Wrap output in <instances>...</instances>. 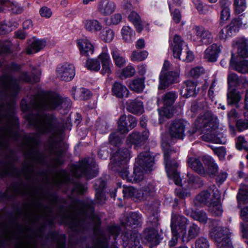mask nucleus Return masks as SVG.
<instances>
[{
    "mask_svg": "<svg viewBox=\"0 0 248 248\" xmlns=\"http://www.w3.org/2000/svg\"><path fill=\"white\" fill-rule=\"evenodd\" d=\"M46 45L45 40L33 38L27 48V53L29 54L36 53L44 48Z\"/></svg>",
    "mask_w": 248,
    "mask_h": 248,
    "instance_id": "b1692460",
    "label": "nucleus"
},
{
    "mask_svg": "<svg viewBox=\"0 0 248 248\" xmlns=\"http://www.w3.org/2000/svg\"><path fill=\"white\" fill-rule=\"evenodd\" d=\"M228 173L225 171L221 170L216 176V181L218 184H222L227 179Z\"/></svg>",
    "mask_w": 248,
    "mask_h": 248,
    "instance_id": "052dcab7",
    "label": "nucleus"
},
{
    "mask_svg": "<svg viewBox=\"0 0 248 248\" xmlns=\"http://www.w3.org/2000/svg\"><path fill=\"white\" fill-rule=\"evenodd\" d=\"M187 222L186 225L185 231L181 232L182 235V239L184 241H188L190 239L195 238L197 236L199 233L200 229L198 226L195 224H192L188 230V233H186V227Z\"/></svg>",
    "mask_w": 248,
    "mask_h": 248,
    "instance_id": "c756f323",
    "label": "nucleus"
},
{
    "mask_svg": "<svg viewBox=\"0 0 248 248\" xmlns=\"http://www.w3.org/2000/svg\"><path fill=\"white\" fill-rule=\"evenodd\" d=\"M237 200L239 202H248V186L241 185L237 195Z\"/></svg>",
    "mask_w": 248,
    "mask_h": 248,
    "instance_id": "79ce46f5",
    "label": "nucleus"
},
{
    "mask_svg": "<svg viewBox=\"0 0 248 248\" xmlns=\"http://www.w3.org/2000/svg\"><path fill=\"white\" fill-rule=\"evenodd\" d=\"M233 47H237L238 55L236 61L234 60L233 54L230 60V65L233 69L239 73H248V39L244 37L235 38L232 42Z\"/></svg>",
    "mask_w": 248,
    "mask_h": 248,
    "instance_id": "7ed1b4c3",
    "label": "nucleus"
},
{
    "mask_svg": "<svg viewBox=\"0 0 248 248\" xmlns=\"http://www.w3.org/2000/svg\"><path fill=\"white\" fill-rule=\"evenodd\" d=\"M111 54L116 66L121 68L126 64V59L121 55L120 51L116 48H112L111 49Z\"/></svg>",
    "mask_w": 248,
    "mask_h": 248,
    "instance_id": "c85d7f7f",
    "label": "nucleus"
},
{
    "mask_svg": "<svg viewBox=\"0 0 248 248\" xmlns=\"http://www.w3.org/2000/svg\"><path fill=\"white\" fill-rule=\"evenodd\" d=\"M128 19L134 25L138 32H141L143 29L144 24L140 16L137 12L131 11L128 16Z\"/></svg>",
    "mask_w": 248,
    "mask_h": 248,
    "instance_id": "7c9ffc66",
    "label": "nucleus"
},
{
    "mask_svg": "<svg viewBox=\"0 0 248 248\" xmlns=\"http://www.w3.org/2000/svg\"><path fill=\"white\" fill-rule=\"evenodd\" d=\"M204 70L202 67H197L190 70L188 75L193 78H198L203 73Z\"/></svg>",
    "mask_w": 248,
    "mask_h": 248,
    "instance_id": "bf43d9fd",
    "label": "nucleus"
},
{
    "mask_svg": "<svg viewBox=\"0 0 248 248\" xmlns=\"http://www.w3.org/2000/svg\"><path fill=\"white\" fill-rule=\"evenodd\" d=\"M57 73L58 76L62 80L69 81L71 80L75 77V67L71 63L64 62L58 66Z\"/></svg>",
    "mask_w": 248,
    "mask_h": 248,
    "instance_id": "f3484780",
    "label": "nucleus"
},
{
    "mask_svg": "<svg viewBox=\"0 0 248 248\" xmlns=\"http://www.w3.org/2000/svg\"><path fill=\"white\" fill-rule=\"evenodd\" d=\"M137 121L134 117L131 115H122L118 122V129L122 133H127L137 124Z\"/></svg>",
    "mask_w": 248,
    "mask_h": 248,
    "instance_id": "a211bd4d",
    "label": "nucleus"
},
{
    "mask_svg": "<svg viewBox=\"0 0 248 248\" xmlns=\"http://www.w3.org/2000/svg\"><path fill=\"white\" fill-rule=\"evenodd\" d=\"M130 157V151L126 149L119 150L111 157V160L114 164L119 166L126 163Z\"/></svg>",
    "mask_w": 248,
    "mask_h": 248,
    "instance_id": "412c9836",
    "label": "nucleus"
},
{
    "mask_svg": "<svg viewBox=\"0 0 248 248\" xmlns=\"http://www.w3.org/2000/svg\"><path fill=\"white\" fill-rule=\"evenodd\" d=\"M186 86L182 91L183 96L186 97L194 96L196 95L198 90L196 89L197 83L191 80H187L185 83Z\"/></svg>",
    "mask_w": 248,
    "mask_h": 248,
    "instance_id": "cd10ccee",
    "label": "nucleus"
},
{
    "mask_svg": "<svg viewBox=\"0 0 248 248\" xmlns=\"http://www.w3.org/2000/svg\"><path fill=\"white\" fill-rule=\"evenodd\" d=\"M85 29L88 31L96 32L101 30L102 25L95 19H85L83 21Z\"/></svg>",
    "mask_w": 248,
    "mask_h": 248,
    "instance_id": "bb28decb",
    "label": "nucleus"
},
{
    "mask_svg": "<svg viewBox=\"0 0 248 248\" xmlns=\"http://www.w3.org/2000/svg\"><path fill=\"white\" fill-rule=\"evenodd\" d=\"M72 94L74 98L77 100L86 99L89 97L90 93L85 88L75 89Z\"/></svg>",
    "mask_w": 248,
    "mask_h": 248,
    "instance_id": "a19ab883",
    "label": "nucleus"
},
{
    "mask_svg": "<svg viewBox=\"0 0 248 248\" xmlns=\"http://www.w3.org/2000/svg\"><path fill=\"white\" fill-rule=\"evenodd\" d=\"M155 190V187L152 185L150 186V187H142L140 189H136L131 186H124L123 192L125 197H135L140 200H142L147 198Z\"/></svg>",
    "mask_w": 248,
    "mask_h": 248,
    "instance_id": "4468645a",
    "label": "nucleus"
},
{
    "mask_svg": "<svg viewBox=\"0 0 248 248\" xmlns=\"http://www.w3.org/2000/svg\"><path fill=\"white\" fill-rule=\"evenodd\" d=\"M135 73V68L131 65H128L123 69L121 77H130L133 76Z\"/></svg>",
    "mask_w": 248,
    "mask_h": 248,
    "instance_id": "3c124183",
    "label": "nucleus"
},
{
    "mask_svg": "<svg viewBox=\"0 0 248 248\" xmlns=\"http://www.w3.org/2000/svg\"><path fill=\"white\" fill-rule=\"evenodd\" d=\"M246 4L245 1H234V8L235 12L239 14L245 11Z\"/></svg>",
    "mask_w": 248,
    "mask_h": 248,
    "instance_id": "603ef678",
    "label": "nucleus"
},
{
    "mask_svg": "<svg viewBox=\"0 0 248 248\" xmlns=\"http://www.w3.org/2000/svg\"><path fill=\"white\" fill-rule=\"evenodd\" d=\"M122 20L121 14L117 13L111 16L109 18L108 24L109 25H116L120 23Z\"/></svg>",
    "mask_w": 248,
    "mask_h": 248,
    "instance_id": "6e6d98bb",
    "label": "nucleus"
},
{
    "mask_svg": "<svg viewBox=\"0 0 248 248\" xmlns=\"http://www.w3.org/2000/svg\"><path fill=\"white\" fill-rule=\"evenodd\" d=\"M176 97L177 95L175 92H168L165 94L163 98V103L164 106L162 109H158L159 121L161 123H163L165 118H169L172 116L174 109L171 105L174 102Z\"/></svg>",
    "mask_w": 248,
    "mask_h": 248,
    "instance_id": "9b49d317",
    "label": "nucleus"
},
{
    "mask_svg": "<svg viewBox=\"0 0 248 248\" xmlns=\"http://www.w3.org/2000/svg\"><path fill=\"white\" fill-rule=\"evenodd\" d=\"M187 214L201 223L204 224L206 223L208 220L206 214L203 211H192L191 213H188Z\"/></svg>",
    "mask_w": 248,
    "mask_h": 248,
    "instance_id": "ea45409f",
    "label": "nucleus"
},
{
    "mask_svg": "<svg viewBox=\"0 0 248 248\" xmlns=\"http://www.w3.org/2000/svg\"><path fill=\"white\" fill-rule=\"evenodd\" d=\"M115 36L114 31L110 29H104L100 33V37L105 42H111Z\"/></svg>",
    "mask_w": 248,
    "mask_h": 248,
    "instance_id": "37998d69",
    "label": "nucleus"
},
{
    "mask_svg": "<svg viewBox=\"0 0 248 248\" xmlns=\"http://www.w3.org/2000/svg\"><path fill=\"white\" fill-rule=\"evenodd\" d=\"M241 98L240 93L236 90L230 92L228 93V101L230 104H237Z\"/></svg>",
    "mask_w": 248,
    "mask_h": 248,
    "instance_id": "49530a36",
    "label": "nucleus"
},
{
    "mask_svg": "<svg viewBox=\"0 0 248 248\" xmlns=\"http://www.w3.org/2000/svg\"><path fill=\"white\" fill-rule=\"evenodd\" d=\"M84 175H86L88 179H92L96 176V174L93 175V176H91L88 174L86 165L85 163H82L75 172V175L76 177H79Z\"/></svg>",
    "mask_w": 248,
    "mask_h": 248,
    "instance_id": "de8ad7c7",
    "label": "nucleus"
},
{
    "mask_svg": "<svg viewBox=\"0 0 248 248\" xmlns=\"http://www.w3.org/2000/svg\"><path fill=\"white\" fill-rule=\"evenodd\" d=\"M69 104V100L63 99L57 93H46L43 97L37 99L35 108L38 113L30 123L35 125L40 131L43 133L51 132L54 130V120L43 112L46 109H53L61 105L64 107Z\"/></svg>",
    "mask_w": 248,
    "mask_h": 248,
    "instance_id": "f257e3e1",
    "label": "nucleus"
},
{
    "mask_svg": "<svg viewBox=\"0 0 248 248\" xmlns=\"http://www.w3.org/2000/svg\"><path fill=\"white\" fill-rule=\"evenodd\" d=\"M77 44L81 55L88 56L90 54H93V45L88 38L83 37L78 39Z\"/></svg>",
    "mask_w": 248,
    "mask_h": 248,
    "instance_id": "aec40b11",
    "label": "nucleus"
},
{
    "mask_svg": "<svg viewBox=\"0 0 248 248\" xmlns=\"http://www.w3.org/2000/svg\"><path fill=\"white\" fill-rule=\"evenodd\" d=\"M112 92L117 97H127L129 91L126 87L119 82H115L112 87Z\"/></svg>",
    "mask_w": 248,
    "mask_h": 248,
    "instance_id": "72a5a7b5",
    "label": "nucleus"
},
{
    "mask_svg": "<svg viewBox=\"0 0 248 248\" xmlns=\"http://www.w3.org/2000/svg\"><path fill=\"white\" fill-rule=\"evenodd\" d=\"M148 53L146 51H134L131 55V60L133 62L142 61L147 58Z\"/></svg>",
    "mask_w": 248,
    "mask_h": 248,
    "instance_id": "c03bdc74",
    "label": "nucleus"
},
{
    "mask_svg": "<svg viewBox=\"0 0 248 248\" xmlns=\"http://www.w3.org/2000/svg\"><path fill=\"white\" fill-rule=\"evenodd\" d=\"M187 219L180 215H172L171 222V229L172 237L169 242L170 247L174 246L178 241V235L181 234V232H185Z\"/></svg>",
    "mask_w": 248,
    "mask_h": 248,
    "instance_id": "1a4fd4ad",
    "label": "nucleus"
},
{
    "mask_svg": "<svg viewBox=\"0 0 248 248\" xmlns=\"http://www.w3.org/2000/svg\"><path fill=\"white\" fill-rule=\"evenodd\" d=\"M231 232L228 228L217 227L210 232L213 237L219 248H230L232 247L229 236Z\"/></svg>",
    "mask_w": 248,
    "mask_h": 248,
    "instance_id": "9d476101",
    "label": "nucleus"
},
{
    "mask_svg": "<svg viewBox=\"0 0 248 248\" xmlns=\"http://www.w3.org/2000/svg\"><path fill=\"white\" fill-rule=\"evenodd\" d=\"M213 195L208 191H203L198 194L195 198L194 202L196 206H202L203 204H207L209 211L215 216H220L222 214L223 210L220 203V193L216 189L213 190Z\"/></svg>",
    "mask_w": 248,
    "mask_h": 248,
    "instance_id": "39448f33",
    "label": "nucleus"
},
{
    "mask_svg": "<svg viewBox=\"0 0 248 248\" xmlns=\"http://www.w3.org/2000/svg\"><path fill=\"white\" fill-rule=\"evenodd\" d=\"M127 109L132 113L141 114L143 112L142 102L138 100L131 102L127 106Z\"/></svg>",
    "mask_w": 248,
    "mask_h": 248,
    "instance_id": "4c0bfd02",
    "label": "nucleus"
},
{
    "mask_svg": "<svg viewBox=\"0 0 248 248\" xmlns=\"http://www.w3.org/2000/svg\"><path fill=\"white\" fill-rule=\"evenodd\" d=\"M187 163L188 166L198 173L200 174L204 173L203 165L198 159L190 157L188 159Z\"/></svg>",
    "mask_w": 248,
    "mask_h": 248,
    "instance_id": "e433bc0d",
    "label": "nucleus"
},
{
    "mask_svg": "<svg viewBox=\"0 0 248 248\" xmlns=\"http://www.w3.org/2000/svg\"><path fill=\"white\" fill-rule=\"evenodd\" d=\"M121 33L122 38L127 43L132 42L135 38V32L129 26H124L122 27Z\"/></svg>",
    "mask_w": 248,
    "mask_h": 248,
    "instance_id": "f704fd0d",
    "label": "nucleus"
},
{
    "mask_svg": "<svg viewBox=\"0 0 248 248\" xmlns=\"http://www.w3.org/2000/svg\"><path fill=\"white\" fill-rule=\"evenodd\" d=\"M140 218V215L137 213H132L130 216V219L133 221L134 224L138 223Z\"/></svg>",
    "mask_w": 248,
    "mask_h": 248,
    "instance_id": "774afa93",
    "label": "nucleus"
},
{
    "mask_svg": "<svg viewBox=\"0 0 248 248\" xmlns=\"http://www.w3.org/2000/svg\"><path fill=\"white\" fill-rule=\"evenodd\" d=\"M215 154L221 159L224 157L226 155V150L224 147H220L216 148L214 150Z\"/></svg>",
    "mask_w": 248,
    "mask_h": 248,
    "instance_id": "69168bd1",
    "label": "nucleus"
},
{
    "mask_svg": "<svg viewBox=\"0 0 248 248\" xmlns=\"http://www.w3.org/2000/svg\"><path fill=\"white\" fill-rule=\"evenodd\" d=\"M1 80L5 90H9L13 93H16L19 90V86L16 80L9 76L2 78Z\"/></svg>",
    "mask_w": 248,
    "mask_h": 248,
    "instance_id": "a878e982",
    "label": "nucleus"
},
{
    "mask_svg": "<svg viewBox=\"0 0 248 248\" xmlns=\"http://www.w3.org/2000/svg\"><path fill=\"white\" fill-rule=\"evenodd\" d=\"M128 86L131 90L140 93L144 89V79L142 78L135 79L129 83Z\"/></svg>",
    "mask_w": 248,
    "mask_h": 248,
    "instance_id": "58836bf2",
    "label": "nucleus"
},
{
    "mask_svg": "<svg viewBox=\"0 0 248 248\" xmlns=\"http://www.w3.org/2000/svg\"><path fill=\"white\" fill-rule=\"evenodd\" d=\"M154 165V157L149 152L141 153L136 159L134 165V176H128L127 169L124 170L119 172L120 176L124 180L132 183H138L143 179V172H147L153 169Z\"/></svg>",
    "mask_w": 248,
    "mask_h": 248,
    "instance_id": "f03ea898",
    "label": "nucleus"
},
{
    "mask_svg": "<svg viewBox=\"0 0 248 248\" xmlns=\"http://www.w3.org/2000/svg\"><path fill=\"white\" fill-rule=\"evenodd\" d=\"M240 217L245 222L241 223V229L244 242L247 245V248H248V206L241 210Z\"/></svg>",
    "mask_w": 248,
    "mask_h": 248,
    "instance_id": "4be33fe9",
    "label": "nucleus"
},
{
    "mask_svg": "<svg viewBox=\"0 0 248 248\" xmlns=\"http://www.w3.org/2000/svg\"><path fill=\"white\" fill-rule=\"evenodd\" d=\"M236 147L237 149L240 150L248 149V144L247 141L243 137L240 136L237 138L236 142Z\"/></svg>",
    "mask_w": 248,
    "mask_h": 248,
    "instance_id": "5fc2aeb1",
    "label": "nucleus"
},
{
    "mask_svg": "<svg viewBox=\"0 0 248 248\" xmlns=\"http://www.w3.org/2000/svg\"><path fill=\"white\" fill-rule=\"evenodd\" d=\"M149 135V131L147 130H144L141 135H140L139 132H133L128 136L126 142L128 144H138L147 140Z\"/></svg>",
    "mask_w": 248,
    "mask_h": 248,
    "instance_id": "5701e85b",
    "label": "nucleus"
},
{
    "mask_svg": "<svg viewBox=\"0 0 248 248\" xmlns=\"http://www.w3.org/2000/svg\"><path fill=\"white\" fill-rule=\"evenodd\" d=\"M179 2L180 1H170L169 3L172 19L176 23H179L181 18L180 11L177 9L180 5Z\"/></svg>",
    "mask_w": 248,
    "mask_h": 248,
    "instance_id": "473e14b6",
    "label": "nucleus"
},
{
    "mask_svg": "<svg viewBox=\"0 0 248 248\" xmlns=\"http://www.w3.org/2000/svg\"><path fill=\"white\" fill-rule=\"evenodd\" d=\"M170 66L169 62L165 61L159 77V85L158 86L159 90L165 89L172 83L179 81V70L169 71Z\"/></svg>",
    "mask_w": 248,
    "mask_h": 248,
    "instance_id": "6e6552de",
    "label": "nucleus"
},
{
    "mask_svg": "<svg viewBox=\"0 0 248 248\" xmlns=\"http://www.w3.org/2000/svg\"><path fill=\"white\" fill-rule=\"evenodd\" d=\"M189 125L187 121L183 119L175 120L168 126V130L172 138L183 140L186 134V128Z\"/></svg>",
    "mask_w": 248,
    "mask_h": 248,
    "instance_id": "ddd939ff",
    "label": "nucleus"
},
{
    "mask_svg": "<svg viewBox=\"0 0 248 248\" xmlns=\"http://www.w3.org/2000/svg\"><path fill=\"white\" fill-rule=\"evenodd\" d=\"M236 127L240 131L248 129V119H240L236 122Z\"/></svg>",
    "mask_w": 248,
    "mask_h": 248,
    "instance_id": "13d9d810",
    "label": "nucleus"
},
{
    "mask_svg": "<svg viewBox=\"0 0 248 248\" xmlns=\"http://www.w3.org/2000/svg\"><path fill=\"white\" fill-rule=\"evenodd\" d=\"M242 26V22L239 19H233L230 24L227 26L228 28L232 31L233 35H234L239 30Z\"/></svg>",
    "mask_w": 248,
    "mask_h": 248,
    "instance_id": "09e8293b",
    "label": "nucleus"
},
{
    "mask_svg": "<svg viewBox=\"0 0 248 248\" xmlns=\"http://www.w3.org/2000/svg\"><path fill=\"white\" fill-rule=\"evenodd\" d=\"M205 110L204 114L201 115L196 120L195 127L188 131L189 136H192L194 134L197 136L200 135L205 131L209 130L210 127L214 125L215 120H214L211 112Z\"/></svg>",
    "mask_w": 248,
    "mask_h": 248,
    "instance_id": "0eeeda50",
    "label": "nucleus"
},
{
    "mask_svg": "<svg viewBox=\"0 0 248 248\" xmlns=\"http://www.w3.org/2000/svg\"><path fill=\"white\" fill-rule=\"evenodd\" d=\"M228 82L230 86H234L238 89H246L245 104V108H247L248 102V81L243 78H238L236 74L230 73L228 75Z\"/></svg>",
    "mask_w": 248,
    "mask_h": 248,
    "instance_id": "dca6fc26",
    "label": "nucleus"
},
{
    "mask_svg": "<svg viewBox=\"0 0 248 248\" xmlns=\"http://www.w3.org/2000/svg\"><path fill=\"white\" fill-rule=\"evenodd\" d=\"M162 146L164 150V160L165 163V167L168 176L170 179L173 180L176 185H179L181 183V179L180 178L179 174L175 170L178 166V164L175 161H170V153L168 149H165L163 143Z\"/></svg>",
    "mask_w": 248,
    "mask_h": 248,
    "instance_id": "f8f14e48",
    "label": "nucleus"
},
{
    "mask_svg": "<svg viewBox=\"0 0 248 248\" xmlns=\"http://www.w3.org/2000/svg\"><path fill=\"white\" fill-rule=\"evenodd\" d=\"M20 79L22 81H25V82H36L39 81V78L38 77L35 78L34 79H31V78H30L28 75H27V73H24L22 74Z\"/></svg>",
    "mask_w": 248,
    "mask_h": 248,
    "instance_id": "338daca9",
    "label": "nucleus"
},
{
    "mask_svg": "<svg viewBox=\"0 0 248 248\" xmlns=\"http://www.w3.org/2000/svg\"><path fill=\"white\" fill-rule=\"evenodd\" d=\"M86 67L92 71L100 70L102 75H110L112 73L113 66L106 46L102 48L101 53L96 58H90L86 61Z\"/></svg>",
    "mask_w": 248,
    "mask_h": 248,
    "instance_id": "20e7f679",
    "label": "nucleus"
},
{
    "mask_svg": "<svg viewBox=\"0 0 248 248\" xmlns=\"http://www.w3.org/2000/svg\"><path fill=\"white\" fill-rule=\"evenodd\" d=\"M203 161L207 167V173L210 175H215L218 170V167L214 159L210 155H205L203 157Z\"/></svg>",
    "mask_w": 248,
    "mask_h": 248,
    "instance_id": "2f4dec72",
    "label": "nucleus"
},
{
    "mask_svg": "<svg viewBox=\"0 0 248 248\" xmlns=\"http://www.w3.org/2000/svg\"><path fill=\"white\" fill-rule=\"evenodd\" d=\"M195 5L201 14H205L210 9V7L204 5L202 1H195Z\"/></svg>",
    "mask_w": 248,
    "mask_h": 248,
    "instance_id": "864d4df0",
    "label": "nucleus"
},
{
    "mask_svg": "<svg viewBox=\"0 0 248 248\" xmlns=\"http://www.w3.org/2000/svg\"><path fill=\"white\" fill-rule=\"evenodd\" d=\"M233 35L232 31L229 30L227 26L219 31L217 38L219 40H226Z\"/></svg>",
    "mask_w": 248,
    "mask_h": 248,
    "instance_id": "8fccbe9b",
    "label": "nucleus"
},
{
    "mask_svg": "<svg viewBox=\"0 0 248 248\" xmlns=\"http://www.w3.org/2000/svg\"><path fill=\"white\" fill-rule=\"evenodd\" d=\"M109 141L110 143L115 146L118 145L121 142V139L115 133H112L109 136Z\"/></svg>",
    "mask_w": 248,
    "mask_h": 248,
    "instance_id": "0e129e2a",
    "label": "nucleus"
},
{
    "mask_svg": "<svg viewBox=\"0 0 248 248\" xmlns=\"http://www.w3.org/2000/svg\"><path fill=\"white\" fill-rule=\"evenodd\" d=\"M147 240L154 244H158V235L156 230H154L147 236Z\"/></svg>",
    "mask_w": 248,
    "mask_h": 248,
    "instance_id": "680f3d73",
    "label": "nucleus"
},
{
    "mask_svg": "<svg viewBox=\"0 0 248 248\" xmlns=\"http://www.w3.org/2000/svg\"><path fill=\"white\" fill-rule=\"evenodd\" d=\"M187 177L188 183L189 187L197 188L202 185V181L198 177H195L191 174H188Z\"/></svg>",
    "mask_w": 248,
    "mask_h": 248,
    "instance_id": "a18cd8bd",
    "label": "nucleus"
},
{
    "mask_svg": "<svg viewBox=\"0 0 248 248\" xmlns=\"http://www.w3.org/2000/svg\"><path fill=\"white\" fill-rule=\"evenodd\" d=\"M222 46L220 44L214 43L209 46L205 50L203 58L209 62H215L217 60L221 52Z\"/></svg>",
    "mask_w": 248,
    "mask_h": 248,
    "instance_id": "6ab92c4d",
    "label": "nucleus"
},
{
    "mask_svg": "<svg viewBox=\"0 0 248 248\" xmlns=\"http://www.w3.org/2000/svg\"><path fill=\"white\" fill-rule=\"evenodd\" d=\"M229 1H220V6L221 8L220 18L221 23H224L228 20L231 16Z\"/></svg>",
    "mask_w": 248,
    "mask_h": 248,
    "instance_id": "c9c22d12",
    "label": "nucleus"
},
{
    "mask_svg": "<svg viewBox=\"0 0 248 248\" xmlns=\"http://www.w3.org/2000/svg\"><path fill=\"white\" fill-rule=\"evenodd\" d=\"M193 30L196 35V37L193 38V40L197 45L206 44L212 42L213 38L212 33L209 31L206 30L203 27L196 26Z\"/></svg>",
    "mask_w": 248,
    "mask_h": 248,
    "instance_id": "2eb2a0df",
    "label": "nucleus"
},
{
    "mask_svg": "<svg viewBox=\"0 0 248 248\" xmlns=\"http://www.w3.org/2000/svg\"><path fill=\"white\" fill-rule=\"evenodd\" d=\"M116 5L113 1H101L98 4V10L103 15H108L114 12Z\"/></svg>",
    "mask_w": 248,
    "mask_h": 248,
    "instance_id": "393cba45",
    "label": "nucleus"
},
{
    "mask_svg": "<svg viewBox=\"0 0 248 248\" xmlns=\"http://www.w3.org/2000/svg\"><path fill=\"white\" fill-rule=\"evenodd\" d=\"M170 47L175 58L186 62H190L194 59L193 53L188 50L187 45L178 35L174 36L173 41L170 44Z\"/></svg>",
    "mask_w": 248,
    "mask_h": 248,
    "instance_id": "423d86ee",
    "label": "nucleus"
},
{
    "mask_svg": "<svg viewBox=\"0 0 248 248\" xmlns=\"http://www.w3.org/2000/svg\"><path fill=\"white\" fill-rule=\"evenodd\" d=\"M41 16L48 18L52 16V13L51 9L47 7H42L39 11Z\"/></svg>",
    "mask_w": 248,
    "mask_h": 248,
    "instance_id": "e2e57ef3",
    "label": "nucleus"
},
{
    "mask_svg": "<svg viewBox=\"0 0 248 248\" xmlns=\"http://www.w3.org/2000/svg\"><path fill=\"white\" fill-rule=\"evenodd\" d=\"M195 248H209V242L205 238H199L195 242Z\"/></svg>",
    "mask_w": 248,
    "mask_h": 248,
    "instance_id": "4d7b16f0",
    "label": "nucleus"
}]
</instances>
